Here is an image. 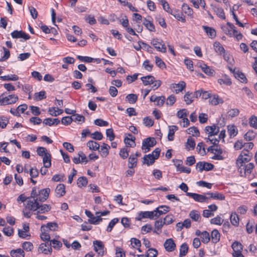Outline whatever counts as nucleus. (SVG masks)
Here are the masks:
<instances>
[{
    "mask_svg": "<svg viewBox=\"0 0 257 257\" xmlns=\"http://www.w3.org/2000/svg\"><path fill=\"white\" fill-rule=\"evenodd\" d=\"M10 254L12 257H25V255L24 251L21 248L12 250Z\"/></svg>",
    "mask_w": 257,
    "mask_h": 257,
    "instance_id": "ea45409f",
    "label": "nucleus"
},
{
    "mask_svg": "<svg viewBox=\"0 0 257 257\" xmlns=\"http://www.w3.org/2000/svg\"><path fill=\"white\" fill-rule=\"evenodd\" d=\"M151 44L157 51L162 53L166 52L167 48L162 40L158 38L153 39L151 40Z\"/></svg>",
    "mask_w": 257,
    "mask_h": 257,
    "instance_id": "9d476101",
    "label": "nucleus"
},
{
    "mask_svg": "<svg viewBox=\"0 0 257 257\" xmlns=\"http://www.w3.org/2000/svg\"><path fill=\"white\" fill-rule=\"evenodd\" d=\"M230 220L231 224L235 226H238L239 224V218L237 214L235 212L232 213L230 216Z\"/></svg>",
    "mask_w": 257,
    "mask_h": 257,
    "instance_id": "6e6d98bb",
    "label": "nucleus"
},
{
    "mask_svg": "<svg viewBox=\"0 0 257 257\" xmlns=\"http://www.w3.org/2000/svg\"><path fill=\"white\" fill-rule=\"evenodd\" d=\"M131 138L126 137L124 139V142L127 147L133 148L135 147L136 143L135 142V138L132 135H129Z\"/></svg>",
    "mask_w": 257,
    "mask_h": 257,
    "instance_id": "3c124183",
    "label": "nucleus"
},
{
    "mask_svg": "<svg viewBox=\"0 0 257 257\" xmlns=\"http://www.w3.org/2000/svg\"><path fill=\"white\" fill-rule=\"evenodd\" d=\"M155 213L153 211H140L137 213V215L135 218V219L138 221H141L143 219L145 218H149L150 219H154L156 218Z\"/></svg>",
    "mask_w": 257,
    "mask_h": 257,
    "instance_id": "9b49d317",
    "label": "nucleus"
},
{
    "mask_svg": "<svg viewBox=\"0 0 257 257\" xmlns=\"http://www.w3.org/2000/svg\"><path fill=\"white\" fill-rule=\"evenodd\" d=\"M217 82L222 87L229 86L232 84L230 77L227 75H223L217 79Z\"/></svg>",
    "mask_w": 257,
    "mask_h": 257,
    "instance_id": "aec40b11",
    "label": "nucleus"
},
{
    "mask_svg": "<svg viewBox=\"0 0 257 257\" xmlns=\"http://www.w3.org/2000/svg\"><path fill=\"white\" fill-rule=\"evenodd\" d=\"M205 132L209 137L216 135L219 132V127L216 125L207 126L205 127Z\"/></svg>",
    "mask_w": 257,
    "mask_h": 257,
    "instance_id": "b1692460",
    "label": "nucleus"
},
{
    "mask_svg": "<svg viewBox=\"0 0 257 257\" xmlns=\"http://www.w3.org/2000/svg\"><path fill=\"white\" fill-rule=\"evenodd\" d=\"M58 227L57 224L55 222H49L47 225H43L41 226V230L44 231L52 230L55 231L57 230Z\"/></svg>",
    "mask_w": 257,
    "mask_h": 257,
    "instance_id": "2f4dec72",
    "label": "nucleus"
},
{
    "mask_svg": "<svg viewBox=\"0 0 257 257\" xmlns=\"http://www.w3.org/2000/svg\"><path fill=\"white\" fill-rule=\"evenodd\" d=\"M254 167V164L252 163H248L243 165V166H238L237 167L240 176L241 177H246L251 174Z\"/></svg>",
    "mask_w": 257,
    "mask_h": 257,
    "instance_id": "6e6552de",
    "label": "nucleus"
},
{
    "mask_svg": "<svg viewBox=\"0 0 257 257\" xmlns=\"http://www.w3.org/2000/svg\"><path fill=\"white\" fill-rule=\"evenodd\" d=\"M182 10L183 13L186 14L187 16L193 17V11L192 9L190 8L189 6L186 4H183L182 6Z\"/></svg>",
    "mask_w": 257,
    "mask_h": 257,
    "instance_id": "79ce46f5",
    "label": "nucleus"
},
{
    "mask_svg": "<svg viewBox=\"0 0 257 257\" xmlns=\"http://www.w3.org/2000/svg\"><path fill=\"white\" fill-rule=\"evenodd\" d=\"M18 99V96L16 94L7 95V93H3L0 95V105L14 104Z\"/></svg>",
    "mask_w": 257,
    "mask_h": 257,
    "instance_id": "20e7f679",
    "label": "nucleus"
},
{
    "mask_svg": "<svg viewBox=\"0 0 257 257\" xmlns=\"http://www.w3.org/2000/svg\"><path fill=\"white\" fill-rule=\"evenodd\" d=\"M165 97L164 96H157L156 95H152L150 97V100L154 102L155 104L158 106H162L164 104L165 101Z\"/></svg>",
    "mask_w": 257,
    "mask_h": 257,
    "instance_id": "412c9836",
    "label": "nucleus"
},
{
    "mask_svg": "<svg viewBox=\"0 0 257 257\" xmlns=\"http://www.w3.org/2000/svg\"><path fill=\"white\" fill-rule=\"evenodd\" d=\"M156 144V141L154 139L149 138L143 142L142 149L144 151V153L149 152L150 148L153 147Z\"/></svg>",
    "mask_w": 257,
    "mask_h": 257,
    "instance_id": "f8f14e48",
    "label": "nucleus"
},
{
    "mask_svg": "<svg viewBox=\"0 0 257 257\" xmlns=\"http://www.w3.org/2000/svg\"><path fill=\"white\" fill-rule=\"evenodd\" d=\"M188 113V111L186 109H180L177 113V116L182 119L180 121V124L184 127L188 126L189 124V121L187 117Z\"/></svg>",
    "mask_w": 257,
    "mask_h": 257,
    "instance_id": "1a4fd4ad",
    "label": "nucleus"
},
{
    "mask_svg": "<svg viewBox=\"0 0 257 257\" xmlns=\"http://www.w3.org/2000/svg\"><path fill=\"white\" fill-rule=\"evenodd\" d=\"M143 25L150 32H155V27L154 24L150 21L145 19L143 21Z\"/></svg>",
    "mask_w": 257,
    "mask_h": 257,
    "instance_id": "864d4df0",
    "label": "nucleus"
},
{
    "mask_svg": "<svg viewBox=\"0 0 257 257\" xmlns=\"http://www.w3.org/2000/svg\"><path fill=\"white\" fill-rule=\"evenodd\" d=\"M213 164L205 162H198L196 166V169L200 172L203 170L207 171L211 170L213 169Z\"/></svg>",
    "mask_w": 257,
    "mask_h": 257,
    "instance_id": "ddd939ff",
    "label": "nucleus"
},
{
    "mask_svg": "<svg viewBox=\"0 0 257 257\" xmlns=\"http://www.w3.org/2000/svg\"><path fill=\"white\" fill-rule=\"evenodd\" d=\"M186 195L192 198L195 201L199 202H207L208 200V197L205 195L194 193L187 192Z\"/></svg>",
    "mask_w": 257,
    "mask_h": 257,
    "instance_id": "f3484780",
    "label": "nucleus"
},
{
    "mask_svg": "<svg viewBox=\"0 0 257 257\" xmlns=\"http://www.w3.org/2000/svg\"><path fill=\"white\" fill-rule=\"evenodd\" d=\"M231 247L233 251L232 255L236 253H242L243 246L239 242L237 241L233 242L231 245Z\"/></svg>",
    "mask_w": 257,
    "mask_h": 257,
    "instance_id": "c85d7f7f",
    "label": "nucleus"
},
{
    "mask_svg": "<svg viewBox=\"0 0 257 257\" xmlns=\"http://www.w3.org/2000/svg\"><path fill=\"white\" fill-rule=\"evenodd\" d=\"M130 241L131 244L133 248L137 249L140 252H142L141 250L140 249L141 243L140 240L136 238H131Z\"/></svg>",
    "mask_w": 257,
    "mask_h": 257,
    "instance_id": "a18cd8bd",
    "label": "nucleus"
},
{
    "mask_svg": "<svg viewBox=\"0 0 257 257\" xmlns=\"http://www.w3.org/2000/svg\"><path fill=\"white\" fill-rule=\"evenodd\" d=\"M86 146L91 151L98 150L100 148V145L94 141H88L86 144Z\"/></svg>",
    "mask_w": 257,
    "mask_h": 257,
    "instance_id": "a19ab883",
    "label": "nucleus"
},
{
    "mask_svg": "<svg viewBox=\"0 0 257 257\" xmlns=\"http://www.w3.org/2000/svg\"><path fill=\"white\" fill-rule=\"evenodd\" d=\"M214 51L219 55L225 53V50L223 46L218 42H215L213 43Z\"/></svg>",
    "mask_w": 257,
    "mask_h": 257,
    "instance_id": "f704fd0d",
    "label": "nucleus"
},
{
    "mask_svg": "<svg viewBox=\"0 0 257 257\" xmlns=\"http://www.w3.org/2000/svg\"><path fill=\"white\" fill-rule=\"evenodd\" d=\"M36 193L35 190H32L30 197L27 198L26 205V209L32 211L34 213L38 208V206L39 204V201L35 197L37 195Z\"/></svg>",
    "mask_w": 257,
    "mask_h": 257,
    "instance_id": "7ed1b4c3",
    "label": "nucleus"
},
{
    "mask_svg": "<svg viewBox=\"0 0 257 257\" xmlns=\"http://www.w3.org/2000/svg\"><path fill=\"white\" fill-rule=\"evenodd\" d=\"M252 157V153H250L248 151H242L236 160V164L237 167L243 166V165L248 163L251 160Z\"/></svg>",
    "mask_w": 257,
    "mask_h": 257,
    "instance_id": "39448f33",
    "label": "nucleus"
},
{
    "mask_svg": "<svg viewBox=\"0 0 257 257\" xmlns=\"http://www.w3.org/2000/svg\"><path fill=\"white\" fill-rule=\"evenodd\" d=\"M38 251L45 254H51L52 252L51 244L48 242L42 243L38 247Z\"/></svg>",
    "mask_w": 257,
    "mask_h": 257,
    "instance_id": "2eb2a0df",
    "label": "nucleus"
},
{
    "mask_svg": "<svg viewBox=\"0 0 257 257\" xmlns=\"http://www.w3.org/2000/svg\"><path fill=\"white\" fill-rule=\"evenodd\" d=\"M55 195L57 197H60L65 195V187L64 184H59L56 187L55 190Z\"/></svg>",
    "mask_w": 257,
    "mask_h": 257,
    "instance_id": "c756f323",
    "label": "nucleus"
},
{
    "mask_svg": "<svg viewBox=\"0 0 257 257\" xmlns=\"http://www.w3.org/2000/svg\"><path fill=\"white\" fill-rule=\"evenodd\" d=\"M144 85H152V89L154 90L157 89L161 85L162 82L160 80H156L152 75L143 76L141 78Z\"/></svg>",
    "mask_w": 257,
    "mask_h": 257,
    "instance_id": "f03ea898",
    "label": "nucleus"
},
{
    "mask_svg": "<svg viewBox=\"0 0 257 257\" xmlns=\"http://www.w3.org/2000/svg\"><path fill=\"white\" fill-rule=\"evenodd\" d=\"M195 140L191 137H189L185 144V148L187 150H192L195 148Z\"/></svg>",
    "mask_w": 257,
    "mask_h": 257,
    "instance_id": "4c0bfd02",
    "label": "nucleus"
},
{
    "mask_svg": "<svg viewBox=\"0 0 257 257\" xmlns=\"http://www.w3.org/2000/svg\"><path fill=\"white\" fill-rule=\"evenodd\" d=\"M160 153V150L159 148H156L153 151L152 154L146 155L144 157V164L150 166L154 163L155 160L157 159L159 157Z\"/></svg>",
    "mask_w": 257,
    "mask_h": 257,
    "instance_id": "423d86ee",
    "label": "nucleus"
},
{
    "mask_svg": "<svg viewBox=\"0 0 257 257\" xmlns=\"http://www.w3.org/2000/svg\"><path fill=\"white\" fill-rule=\"evenodd\" d=\"M249 124L251 127L257 129V117L252 115L249 119Z\"/></svg>",
    "mask_w": 257,
    "mask_h": 257,
    "instance_id": "774afa93",
    "label": "nucleus"
},
{
    "mask_svg": "<svg viewBox=\"0 0 257 257\" xmlns=\"http://www.w3.org/2000/svg\"><path fill=\"white\" fill-rule=\"evenodd\" d=\"M165 224L163 222L162 219L156 220L154 223V229L153 232L156 234L159 235L162 232V229Z\"/></svg>",
    "mask_w": 257,
    "mask_h": 257,
    "instance_id": "5701e85b",
    "label": "nucleus"
},
{
    "mask_svg": "<svg viewBox=\"0 0 257 257\" xmlns=\"http://www.w3.org/2000/svg\"><path fill=\"white\" fill-rule=\"evenodd\" d=\"M94 250L98 255L102 256L104 253V247L103 242L100 240H96L93 241Z\"/></svg>",
    "mask_w": 257,
    "mask_h": 257,
    "instance_id": "4468645a",
    "label": "nucleus"
},
{
    "mask_svg": "<svg viewBox=\"0 0 257 257\" xmlns=\"http://www.w3.org/2000/svg\"><path fill=\"white\" fill-rule=\"evenodd\" d=\"M49 114L53 116H57L63 112V110L56 107H50L48 109Z\"/></svg>",
    "mask_w": 257,
    "mask_h": 257,
    "instance_id": "e433bc0d",
    "label": "nucleus"
},
{
    "mask_svg": "<svg viewBox=\"0 0 257 257\" xmlns=\"http://www.w3.org/2000/svg\"><path fill=\"white\" fill-rule=\"evenodd\" d=\"M187 132L188 134L191 135L194 137H198L199 136V132L197 127L195 126L191 127L187 129Z\"/></svg>",
    "mask_w": 257,
    "mask_h": 257,
    "instance_id": "69168bd1",
    "label": "nucleus"
},
{
    "mask_svg": "<svg viewBox=\"0 0 257 257\" xmlns=\"http://www.w3.org/2000/svg\"><path fill=\"white\" fill-rule=\"evenodd\" d=\"M178 130L177 126L175 125H172L169 127L168 139L170 141H172L174 140V136L175 132Z\"/></svg>",
    "mask_w": 257,
    "mask_h": 257,
    "instance_id": "8fccbe9b",
    "label": "nucleus"
},
{
    "mask_svg": "<svg viewBox=\"0 0 257 257\" xmlns=\"http://www.w3.org/2000/svg\"><path fill=\"white\" fill-rule=\"evenodd\" d=\"M46 95L45 91H41L39 92H36L34 95V99L36 101H40L46 98Z\"/></svg>",
    "mask_w": 257,
    "mask_h": 257,
    "instance_id": "5fc2aeb1",
    "label": "nucleus"
},
{
    "mask_svg": "<svg viewBox=\"0 0 257 257\" xmlns=\"http://www.w3.org/2000/svg\"><path fill=\"white\" fill-rule=\"evenodd\" d=\"M222 29L225 34L229 37H234L238 41L242 38L241 33L239 32L231 23L227 22L226 25L222 27Z\"/></svg>",
    "mask_w": 257,
    "mask_h": 257,
    "instance_id": "f257e3e1",
    "label": "nucleus"
},
{
    "mask_svg": "<svg viewBox=\"0 0 257 257\" xmlns=\"http://www.w3.org/2000/svg\"><path fill=\"white\" fill-rule=\"evenodd\" d=\"M165 250L168 252H172L175 250L176 245L172 238L167 239L164 243Z\"/></svg>",
    "mask_w": 257,
    "mask_h": 257,
    "instance_id": "a211bd4d",
    "label": "nucleus"
},
{
    "mask_svg": "<svg viewBox=\"0 0 257 257\" xmlns=\"http://www.w3.org/2000/svg\"><path fill=\"white\" fill-rule=\"evenodd\" d=\"M185 87L186 83L183 81H180L178 83H172L170 86V88L176 94L182 92Z\"/></svg>",
    "mask_w": 257,
    "mask_h": 257,
    "instance_id": "dca6fc26",
    "label": "nucleus"
},
{
    "mask_svg": "<svg viewBox=\"0 0 257 257\" xmlns=\"http://www.w3.org/2000/svg\"><path fill=\"white\" fill-rule=\"evenodd\" d=\"M223 102V99L217 94H212L209 99V103L212 105H217L219 104H222Z\"/></svg>",
    "mask_w": 257,
    "mask_h": 257,
    "instance_id": "a878e982",
    "label": "nucleus"
},
{
    "mask_svg": "<svg viewBox=\"0 0 257 257\" xmlns=\"http://www.w3.org/2000/svg\"><path fill=\"white\" fill-rule=\"evenodd\" d=\"M199 67L208 76H213L215 74L214 70L204 63L199 64Z\"/></svg>",
    "mask_w": 257,
    "mask_h": 257,
    "instance_id": "bb28decb",
    "label": "nucleus"
},
{
    "mask_svg": "<svg viewBox=\"0 0 257 257\" xmlns=\"http://www.w3.org/2000/svg\"><path fill=\"white\" fill-rule=\"evenodd\" d=\"M72 116V121L78 122H83L85 120V117L80 114L74 113Z\"/></svg>",
    "mask_w": 257,
    "mask_h": 257,
    "instance_id": "338daca9",
    "label": "nucleus"
},
{
    "mask_svg": "<svg viewBox=\"0 0 257 257\" xmlns=\"http://www.w3.org/2000/svg\"><path fill=\"white\" fill-rule=\"evenodd\" d=\"M256 136V134L253 131H249L244 135V139L247 141L253 140Z\"/></svg>",
    "mask_w": 257,
    "mask_h": 257,
    "instance_id": "680f3d73",
    "label": "nucleus"
},
{
    "mask_svg": "<svg viewBox=\"0 0 257 257\" xmlns=\"http://www.w3.org/2000/svg\"><path fill=\"white\" fill-rule=\"evenodd\" d=\"M227 131L230 138L234 137L238 133L237 127L234 124L228 125L227 126Z\"/></svg>",
    "mask_w": 257,
    "mask_h": 257,
    "instance_id": "58836bf2",
    "label": "nucleus"
},
{
    "mask_svg": "<svg viewBox=\"0 0 257 257\" xmlns=\"http://www.w3.org/2000/svg\"><path fill=\"white\" fill-rule=\"evenodd\" d=\"M189 215L194 221H199L201 219V216L199 212L195 210L191 211Z\"/></svg>",
    "mask_w": 257,
    "mask_h": 257,
    "instance_id": "49530a36",
    "label": "nucleus"
},
{
    "mask_svg": "<svg viewBox=\"0 0 257 257\" xmlns=\"http://www.w3.org/2000/svg\"><path fill=\"white\" fill-rule=\"evenodd\" d=\"M188 246L186 243H183L180 246L179 256L182 257L185 256L188 252Z\"/></svg>",
    "mask_w": 257,
    "mask_h": 257,
    "instance_id": "4d7b16f0",
    "label": "nucleus"
},
{
    "mask_svg": "<svg viewBox=\"0 0 257 257\" xmlns=\"http://www.w3.org/2000/svg\"><path fill=\"white\" fill-rule=\"evenodd\" d=\"M100 147V149H99L98 151L100 156L103 158L106 157L109 154L110 146L107 144L103 143Z\"/></svg>",
    "mask_w": 257,
    "mask_h": 257,
    "instance_id": "cd10ccee",
    "label": "nucleus"
},
{
    "mask_svg": "<svg viewBox=\"0 0 257 257\" xmlns=\"http://www.w3.org/2000/svg\"><path fill=\"white\" fill-rule=\"evenodd\" d=\"M194 94L189 91L186 93L184 96V101L187 105L190 104L191 103H192L194 100Z\"/></svg>",
    "mask_w": 257,
    "mask_h": 257,
    "instance_id": "37998d69",
    "label": "nucleus"
},
{
    "mask_svg": "<svg viewBox=\"0 0 257 257\" xmlns=\"http://www.w3.org/2000/svg\"><path fill=\"white\" fill-rule=\"evenodd\" d=\"M11 36L14 39L23 38L25 40L30 39V36L22 31H14L11 33Z\"/></svg>",
    "mask_w": 257,
    "mask_h": 257,
    "instance_id": "4be33fe9",
    "label": "nucleus"
},
{
    "mask_svg": "<svg viewBox=\"0 0 257 257\" xmlns=\"http://www.w3.org/2000/svg\"><path fill=\"white\" fill-rule=\"evenodd\" d=\"M43 157L44 167L46 168H49L51 165L50 154H47L45 156Z\"/></svg>",
    "mask_w": 257,
    "mask_h": 257,
    "instance_id": "603ef678",
    "label": "nucleus"
},
{
    "mask_svg": "<svg viewBox=\"0 0 257 257\" xmlns=\"http://www.w3.org/2000/svg\"><path fill=\"white\" fill-rule=\"evenodd\" d=\"M33 190H35L36 194H37L35 197L39 202H44L47 200L49 197V195L50 192L49 188H45L42 190H38L36 188H34Z\"/></svg>",
    "mask_w": 257,
    "mask_h": 257,
    "instance_id": "0eeeda50",
    "label": "nucleus"
},
{
    "mask_svg": "<svg viewBox=\"0 0 257 257\" xmlns=\"http://www.w3.org/2000/svg\"><path fill=\"white\" fill-rule=\"evenodd\" d=\"M207 195H209L210 197L215 199V200H223L225 199V196L223 194L217 193V192H214V193H208L207 194Z\"/></svg>",
    "mask_w": 257,
    "mask_h": 257,
    "instance_id": "de8ad7c7",
    "label": "nucleus"
},
{
    "mask_svg": "<svg viewBox=\"0 0 257 257\" xmlns=\"http://www.w3.org/2000/svg\"><path fill=\"white\" fill-rule=\"evenodd\" d=\"M235 77L242 83H246L247 79L245 76L242 72L237 71L234 73Z\"/></svg>",
    "mask_w": 257,
    "mask_h": 257,
    "instance_id": "bf43d9fd",
    "label": "nucleus"
},
{
    "mask_svg": "<svg viewBox=\"0 0 257 257\" xmlns=\"http://www.w3.org/2000/svg\"><path fill=\"white\" fill-rule=\"evenodd\" d=\"M138 159L136 156L131 155L128 158V167L133 169L137 166Z\"/></svg>",
    "mask_w": 257,
    "mask_h": 257,
    "instance_id": "c03bdc74",
    "label": "nucleus"
},
{
    "mask_svg": "<svg viewBox=\"0 0 257 257\" xmlns=\"http://www.w3.org/2000/svg\"><path fill=\"white\" fill-rule=\"evenodd\" d=\"M214 155L211 157L213 160H221L223 159V157L221 156L222 151L216 147L214 149H212Z\"/></svg>",
    "mask_w": 257,
    "mask_h": 257,
    "instance_id": "72a5a7b5",
    "label": "nucleus"
},
{
    "mask_svg": "<svg viewBox=\"0 0 257 257\" xmlns=\"http://www.w3.org/2000/svg\"><path fill=\"white\" fill-rule=\"evenodd\" d=\"M1 80L3 81H17L19 79V77L15 74H9L5 76H0Z\"/></svg>",
    "mask_w": 257,
    "mask_h": 257,
    "instance_id": "09e8293b",
    "label": "nucleus"
},
{
    "mask_svg": "<svg viewBox=\"0 0 257 257\" xmlns=\"http://www.w3.org/2000/svg\"><path fill=\"white\" fill-rule=\"evenodd\" d=\"M170 207L166 205H161L154 210V212L156 213L155 217L158 218L161 215L167 213L169 211Z\"/></svg>",
    "mask_w": 257,
    "mask_h": 257,
    "instance_id": "6ab92c4d",
    "label": "nucleus"
},
{
    "mask_svg": "<svg viewBox=\"0 0 257 257\" xmlns=\"http://www.w3.org/2000/svg\"><path fill=\"white\" fill-rule=\"evenodd\" d=\"M224 220L219 215L210 219V223L220 225L223 222Z\"/></svg>",
    "mask_w": 257,
    "mask_h": 257,
    "instance_id": "e2e57ef3",
    "label": "nucleus"
},
{
    "mask_svg": "<svg viewBox=\"0 0 257 257\" xmlns=\"http://www.w3.org/2000/svg\"><path fill=\"white\" fill-rule=\"evenodd\" d=\"M102 219L99 216L98 214H96V216H93L90 219H88V221L90 224H98L101 221Z\"/></svg>",
    "mask_w": 257,
    "mask_h": 257,
    "instance_id": "052dcab7",
    "label": "nucleus"
},
{
    "mask_svg": "<svg viewBox=\"0 0 257 257\" xmlns=\"http://www.w3.org/2000/svg\"><path fill=\"white\" fill-rule=\"evenodd\" d=\"M22 248L23 250L26 251H31L33 249L34 246L32 243L29 241H25L22 244Z\"/></svg>",
    "mask_w": 257,
    "mask_h": 257,
    "instance_id": "13d9d810",
    "label": "nucleus"
},
{
    "mask_svg": "<svg viewBox=\"0 0 257 257\" xmlns=\"http://www.w3.org/2000/svg\"><path fill=\"white\" fill-rule=\"evenodd\" d=\"M170 14L173 16L178 21L183 23H185L186 22L185 16L182 13L179 12L177 10H173Z\"/></svg>",
    "mask_w": 257,
    "mask_h": 257,
    "instance_id": "473e14b6",
    "label": "nucleus"
},
{
    "mask_svg": "<svg viewBox=\"0 0 257 257\" xmlns=\"http://www.w3.org/2000/svg\"><path fill=\"white\" fill-rule=\"evenodd\" d=\"M51 209V206L49 204H39L38 208L35 211V213L45 214L48 212Z\"/></svg>",
    "mask_w": 257,
    "mask_h": 257,
    "instance_id": "393cba45",
    "label": "nucleus"
},
{
    "mask_svg": "<svg viewBox=\"0 0 257 257\" xmlns=\"http://www.w3.org/2000/svg\"><path fill=\"white\" fill-rule=\"evenodd\" d=\"M210 237L213 243H217L220 238V234L218 230L217 229L213 230L211 232Z\"/></svg>",
    "mask_w": 257,
    "mask_h": 257,
    "instance_id": "c9c22d12",
    "label": "nucleus"
},
{
    "mask_svg": "<svg viewBox=\"0 0 257 257\" xmlns=\"http://www.w3.org/2000/svg\"><path fill=\"white\" fill-rule=\"evenodd\" d=\"M200 237L201 238L202 242L204 243H208L210 240V236L209 233L206 231H204L202 232Z\"/></svg>",
    "mask_w": 257,
    "mask_h": 257,
    "instance_id": "0e129e2a",
    "label": "nucleus"
},
{
    "mask_svg": "<svg viewBox=\"0 0 257 257\" xmlns=\"http://www.w3.org/2000/svg\"><path fill=\"white\" fill-rule=\"evenodd\" d=\"M202 28L210 38L213 39L216 37V33L214 29L206 26H203Z\"/></svg>",
    "mask_w": 257,
    "mask_h": 257,
    "instance_id": "7c9ffc66",
    "label": "nucleus"
}]
</instances>
